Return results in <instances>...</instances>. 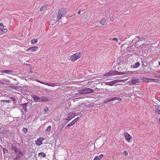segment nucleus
Returning a JSON list of instances; mask_svg holds the SVG:
<instances>
[{"label":"nucleus","instance_id":"1","mask_svg":"<svg viewBox=\"0 0 160 160\" xmlns=\"http://www.w3.org/2000/svg\"><path fill=\"white\" fill-rule=\"evenodd\" d=\"M125 73L124 72H119L116 71H111L103 75V76H109L116 75H123Z\"/></svg>","mask_w":160,"mask_h":160},{"label":"nucleus","instance_id":"2","mask_svg":"<svg viewBox=\"0 0 160 160\" xmlns=\"http://www.w3.org/2000/svg\"><path fill=\"white\" fill-rule=\"evenodd\" d=\"M66 11L65 8H61L60 9L58 12V15L57 17V19L58 21L61 18L66 14Z\"/></svg>","mask_w":160,"mask_h":160},{"label":"nucleus","instance_id":"3","mask_svg":"<svg viewBox=\"0 0 160 160\" xmlns=\"http://www.w3.org/2000/svg\"><path fill=\"white\" fill-rule=\"evenodd\" d=\"M81 57V53H77L72 55L70 59L72 61H74L79 59Z\"/></svg>","mask_w":160,"mask_h":160},{"label":"nucleus","instance_id":"4","mask_svg":"<svg viewBox=\"0 0 160 160\" xmlns=\"http://www.w3.org/2000/svg\"><path fill=\"white\" fill-rule=\"evenodd\" d=\"M76 116L75 113L70 112L66 115V116L67 117L66 118L67 120L68 121H69L72 118H74Z\"/></svg>","mask_w":160,"mask_h":160},{"label":"nucleus","instance_id":"5","mask_svg":"<svg viewBox=\"0 0 160 160\" xmlns=\"http://www.w3.org/2000/svg\"><path fill=\"white\" fill-rule=\"evenodd\" d=\"M124 135L127 141L129 142H132V137L127 132H125L124 133Z\"/></svg>","mask_w":160,"mask_h":160},{"label":"nucleus","instance_id":"6","mask_svg":"<svg viewBox=\"0 0 160 160\" xmlns=\"http://www.w3.org/2000/svg\"><path fill=\"white\" fill-rule=\"evenodd\" d=\"M38 47H32L29 48L26 51L27 52L31 53L34 51H36L38 50Z\"/></svg>","mask_w":160,"mask_h":160},{"label":"nucleus","instance_id":"7","mask_svg":"<svg viewBox=\"0 0 160 160\" xmlns=\"http://www.w3.org/2000/svg\"><path fill=\"white\" fill-rule=\"evenodd\" d=\"M84 94L92 93L94 91L93 89H90V88H87L83 89Z\"/></svg>","mask_w":160,"mask_h":160},{"label":"nucleus","instance_id":"8","mask_svg":"<svg viewBox=\"0 0 160 160\" xmlns=\"http://www.w3.org/2000/svg\"><path fill=\"white\" fill-rule=\"evenodd\" d=\"M44 140V139L42 137H40L35 141L36 144L38 146L41 145Z\"/></svg>","mask_w":160,"mask_h":160},{"label":"nucleus","instance_id":"9","mask_svg":"<svg viewBox=\"0 0 160 160\" xmlns=\"http://www.w3.org/2000/svg\"><path fill=\"white\" fill-rule=\"evenodd\" d=\"M120 80H115L112 81L111 82H107L106 84L107 85H109L112 86L117 82H120Z\"/></svg>","mask_w":160,"mask_h":160},{"label":"nucleus","instance_id":"10","mask_svg":"<svg viewBox=\"0 0 160 160\" xmlns=\"http://www.w3.org/2000/svg\"><path fill=\"white\" fill-rule=\"evenodd\" d=\"M139 79L135 78H132L131 81V82L132 84L134 85H138L139 83Z\"/></svg>","mask_w":160,"mask_h":160},{"label":"nucleus","instance_id":"11","mask_svg":"<svg viewBox=\"0 0 160 160\" xmlns=\"http://www.w3.org/2000/svg\"><path fill=\"white\" fill-rule=\"evenodd\" d=\"M155 112L158 115L160 114V105H155Z\"/></svg>","mask_w":160,"mask_h":160},{"label":"nucleus","instance_id":"12","mask_svg":"<svg viewBox=\"0 0 160 160\" xmlns=\"http://www.w3.org/2000/svg\"><path fill=\"white\" fill-rule=\"evenodd\" d=\"M11 149L14 151L15 152H17L18 150L15 144H12L11 147Z\"/></svg>","mask_w":160,"mask_h":160},{"label":"nucleus","instance_id":"13","mask_svg":"<svg viewBox=\"0 0 160 160\" xmlns=\"http://www.w3.org/2000/svg\"><path fill=\"white\" fill-rule=\"evenodd\" d=\"M41 97H39L37 95H35L33 96V100L36 102H40Z\"/></svg>","mask_w":160,"mask_h":160},{"label":"nucleus","instance_id":"14","mask_svg":"<svg viewBox=\"0 0 160 160\" xmlns=\"http://www.w3.org/2000/svg\"><path fill=\"white\" fill-rule=\"evenodd\" d=\"M103 156V154H101L99 156L95 157L93 160H100Z\"/></svg>","mask_w":160,"mask_h":160},{"label":"nucleus","instance_id":"15","mask_svg":"<svg viewBox=\"0 0 160 160\" xmlns=\"http://www.w3.org/2000/svg\"><path fill=\"white\" fill-rule=\"evenodd\" d=\"M48 101V99L45 96L41 97L40 102H46Z\"/></svg>","mask_w":160,"mask_h":160},{"label":"nucleus","instance_id":"16","mask_svg":"<svg viewBox=\"0 0 160 160\" xmlns=\"http://www.w3.org/2000/svg\"><path fill=\"white\" fill-rule=\"evenodd\" d=\"M7 31L6 28H2L0 30V35H2L4 33L6 32Z\"/></svg>","mask_w":160,"mask_h":160},{"label":"nucleus","instance_id":"17","mask_svg":"<svg viewBox=\"0 0 160 160\" xmlns=\"http://www.w3.org/2000/svg\"><path fill=\"white\" fill-rule=\"evenodd\" d=\"M12 72L9 70H1V71L0 72V73H11Z\"/></svg>","mask_w":160,"mask_h":160},{"label":"nucleus","instance_id":"18","mask_svg":"<svg viewBox=\"0 0 160 160\" xmlns=\"http://www.w3.org/2000/svg\"><path fill=\"white\" fill-rule=\"evenodd\" d=\"M111 101H114L115 100H118V101H121L122 100V98H119L118 97H115L112 98H111Z\"/></svg>","mask_w":160,"mask_h":160},{"label":"nucleus","instance_id":"19","mask_svg":"<svg viewBox=\"0 0 160 160\" xmlns=\"http://www.w3.org/2000/svg\"><path fill=\"white\" fill-rule=\"evenodd\" d=\"M38 155V156L40 157L41 158L44 157L46 156L45 154L43 152H41L39 153Z\"/></svg>","mask_w":160,"mask_h":160},{"label":"nucleus","instance_id":"20","mask_svg":"<svg viewBox=\"0 0 160 160\" xmlns=\"http://www.w3.org/2000/svg\"><path fill=\"white\" fill-rule=\"evenodd\" d=\"M66 118L63 119V120H62V124H63L64 125H66L68 122Z\"/></svg>","mask_w":160,"mask_h":160},{"label":"nucleus","instance_id":"21","mask_svg":"<svg viewBox=\"0 0 160 160\" xmlns=\"http://www.w3.org/2000/svg\"><path fill=\"white\" fill-rule=\"evenodd\" d=\"M100 24H101L102 25H104L106 24V20L104 19H102L100 21Z\"/></svg>","mask_w":160,"mask_h":160},{"label":"nucleus","instance_id":"22","mask_svg":"<svg viewBox=\"0 0 160 160\" xmlns=\"http://www.w3.org/2000/svg\"><path fill=\"white\" fill-rule=\"evenodd\" d=\"M47 6L46 5H43L40 8V11H43L46 9Z\"/></svg>","mask_w":160,"mask_h":160},{"label":"nucleus","instance_id":"23","mask_svg":"<svg viewBox=\"0 0 160 160\" xmlns=\"http://www.w3.org/2000/svg\"><path fill=\"white\" fill-rule=\"evenodd\" d=\"M140 65V63L139 62H137L136 63L133 67H132L133 68H136L138 67Z\"/></svg>","mask_w":160,"mask_h":160},{"label":"nucleus","instance_id":"24","mask_svg":"<svg viewBox=\"0 0 160 160\" xmlns=\"http://www.w3.org/2000/svg\"><path fill=\"white\" fill-rule=\"evenodd\" d=\"M38 42V39H33L31 41V42L32 44H34Z\"/></svg>","mask_w":160,"mask_h":160},{"label":"nucleus","instance_id":"25","mask_svg":"<svg viewBox=\"0 0 160 160\" xmlns=\"http://www.w3.org/2000/svg\"><path fill=\"white\" fill-rule=\"evenodd\" d=\"M78 92L81 94H84L83 89H81L78 91Z\"/></svg>","mask_w":160,"mask_h":160},{"label":"nucleus","instance_id":"26","mask_svg":"<svg viewBox=\"0 0 160 160\" xmlns=\"http://www.w3.org/2000/svg\"><path fill=\"white\" fill-rule=\"evenodd\" d=\"M51 126H48L47 129L45 130V132H48L50 131L51 129Z\"/></svg>","mask_w":160,"mask_h":160},{"label":"nucleus","instance_id":"27","mask_svg":"<svg viewBox=\"0 0 160 160\" xmlns=\"http://www.w3.org/2000/svg\"><path fill=\"white\" fill-rule=\"evenodd\" d=\"M111 101H111V98H110L107 99H106L104 101V103H107V102H109Z\"/></svg>","mask_w":160,"mask_h":160},{"label":"nucleus","instance_id":"28","mask_svg":"<svg viewBox=\"0 0 160 160\" xmlns=\"http://www.w3.org/2000/svg\"><path fill=\"white\" fill-rule=\"evenodd\" d=\"M22 130L23 132L25 133H26L28 132V129L26 128H23Z\"/></svg>","mask_w":160,"mask_h":160},{"label":"nucleus","instance_id":"29","mask_svg":"<svg viewBox=\"0 0 160 160\" xmlns=\"http://www.w3.org/2000/svg\"><path fill=\"white\" fill-rule=\"evenodd\" d=\"M10 87L11 88H14L16 90H17L18 89V87L16 86H14V85H12L11 86H10Z\"/></svg>","mask_w":160,"mask_h":160},{"label":"nucleus","instance_id":"30","mask_svg":"<svg viewBox=\"0 0 160 160\" xmlns=\"http://www.w3.org/2000/svg\"><path fill=\"white\" fill-rule=\"evenodd\" d=\"M74 124V123L72 121L70 123H69L67 125V126H71L73 125Z\"/></svg>","mask_w":160,"mask_h":160},{"label":"nucleus","instance_id":"31","mask_svg":"<svg viewBox=\"0 0 160 160\" xmlns=\"http://www.w3.org/2000/svg\"><path fill=\"white\" fill-rule=\"evenodd\" d=\"M50 86L51 87H54L55 86H57V83H50Z\"/></svg>","mask_w":160,"mask_h":160},{"label":"nucleus","instance_id":"32","mask_svg":"<svg viewBox=\"0 0 160 160\" xmlns=\"http://www.w3.org/2000/svg\"><path fill=\"white\" fill-rule=\"evenodd\" d=\"M144 80L147 82H149V80H150V78H144Z\"/></svg>","mask_w":160,"mask_h":160},{"label":"nucleus","instance_id":"33","mask_svg":"<svg viewBox=\"0 0 160 160\" xmlns=\"http://www.w3.org/2000/svg\"><path fill=\"white\" fill-rule=\"evenodd\" d=\"M79 118L78 117L77 118L74 119V120L72 121L75 124V123L77 122V121L79 119Z\"/></svg>","mask_w":160,"mask_h":160},{"label":"nucleus","instance_id":"34","mask_svg":"<svg viewBox=\"0 0 160 160\" xmlns=\"http://www.w3.org/2000/svg\"><path fill=\"white\" fill-rule=\"evenodd\" d=\"M124 59H123L122 60H121L120 61V62H119V64L120 65L122 64L124 62Z\"/></svg>","mask_w":160,"mask_h":160},{"label":"nucleus","instance_id":"35","mask_svg":"<svg viewBox=\"0 0 160 160\" xmlns=\"http://www.w3.org/2000/svg\"><path fill=\"white\" fill-rule=\"evenodd\" d=\"M158 81H159L158 80L152 79V81L154 82H158Z\"/></svg>","mask_w":160,"mask_h":160},{"label":"nucleus","instance_id":"36","mask_svg":"<svg viewBox=\"0 0 160 160\" xmlns=\"http://www.w3.org/2000/svg\"><path fill=\"white\" fill-rule=\"evenodd\" d=\"M123 154L125 155H128V152L126 151H125L123 152Z\"/></svg>","mask_w":160,"mask_h":160},{"label":"nucleus","instance_id":"37","mask_svg":"<svg viewBox=\"0 0 160 160\" xmlns=\"http://www.w3.org/2000/svg\"><path fill=\"white\" fill-rule=\"evenodd\" d=\"M112 40H115L116 42L118 41V39L117 38H114L112 39Z\"/></svg>","mask_w":160,"mask_h":160},{"label":"nucleus","instance_id":"38","mask_svg":"<svg viewBox=\"0 0 160 160\" xmlns=\"http://www.w3.org/2000/svg\"><path fill=\"white\" fill-rule=\"evenodd\" d=\"M10 98L13 101H15L16 100L15 99L12 97Z\"/></svg>","mask_w":160,"mask_h":160},{"label":"nucleus","instance_id":"39","mask_svg":"<svg viewBox=\"0 0 160 160\" xmlns=\"http://www.w3.org/2000/svg\"><path fill=\"white\" fill-rule=\"evenodd\" d=\"M48 111V109L47 107L46 108V109H44V111L45 112H46Z\"/></svg>","mask_w":160,"mask_h":160},{"label":"nucleus","instance_id":"40","mask_svg":"<svg viewBox=\"0 0 160 160\" xmlns=\"http://www.w3.org/2000/svg\"><path fill=\"white\" fill-rule=\"evenodd\" d=\"M79 94H80V93H79V92H78L77 93H75V96L76 97H78V96L79 95Z\"/></svg>","mask_w":160,"mask_h":160},{"label":"nucleus","instance_id":"41","mask_svg":"<svg viewBox=\"0 0 160 160\" xmlns=\"http://www.w3.org/2000/svg\"><path fill=\"white\" fill-rule=\"evenodd\" d=\"M155 77L157 78H160V75H155Z\"/></svg>","mask_w":160,"mask_h":160},{"label":"nucleus","instance_id":"42","mask_svg":"<svg viewBox=\"0 0 160 160\" xmlns=\"http://www.w3.org/2000/svg\"><path fill=\"white\" fill-rule=\"evenodd\" d=\"M5 102H8V103H10L11 102V101L10 100H6L5 101Z\"/></svg>","mask_w":160,"mask_h":160},{"label":"nucleus","instance_id":"43","mask_svg":"<svg viewBox=\"0 0 160 160\" xmlns=\"http://www.w3.org/2000/svg\"><path fill=\"white\" fill-rule=\"evenodd\" d=\"M64 126H65V125H63V124H62H62H61V129H62L64 127Z\"/></svg>","mask_w":160,"mask_h":160},{"label":"nucleus","instance_id":"44","mask_svg":"<svg viewBox=\"0 0 160 160\" xmlns=\"http://www.w3.org/2000/svg\"><path fill=\"white\" fill-rule=\"evenodd\" d=\"M0 26L1 27H4V26L3 25V23L2 22L0 23Z\"/></svg>","mask_w":160,"mask_h":160},{"label":"nucleus","instance_id":"45","mask_svg":"<svg viewBox=\"0 0 160 160\" xmlns=\"http://www.w3.org/2000/svg\"><path fill=\"white\" fill-rule=\"evenodd\" d=\"M50 83H45V85H47L48 86H50Z\"/></svg>","mask_w":160,"mask_h":160},{"label":"nucleus","instance_id":"46","mask_svg":"<svg viewBox=\"0 0 160 160\" xmlns=\"http://www.w3.org/2000/svg\"><path fill=\"white\" fill-rule=\"evenodd\" d=\"M142 65H143L145 66H147V64L146 63V65L143 62H142Z\"/></svg>","mask_w":160,"mask_h":160},{"label":"nucleus","instance_id":"47","mask_svg":"<svg viewBox=\"0 0 160 160\" xmlns=\"http://www.w3.org/2000/svg\"><path fill=\"white\" fill-rule=\"evenodd\" d=\"M0 84L3 85L4 84V83L0 80Z\"/></svg>","mask_w":160,"mask_h":160},{"label":"nucleus","instance_id":"48","mask_svg":"<svg viewBox=\"0 0 160 160\" xmlns=\"http://www.w3.org/2000/svg\"><path fill=\"white\" fill-rule=\"evenodd\" d=\"M157 100L160 102V97H157Z\"/></svg>","mask_w":160,"mask_h":160},{"label":"nucleus","instance_id":"49","mask_svg":"<svg viewBox=\"0 0 160 160\" xmlns=\"http://www.w3.org/2000/svg\"><path fill=\"white\" fill-rule=\"evenodd\" d=\"M40 83H42V84H44L45 85V82H42V81H40Z\"/></svg>","mask_w":160,"mask_h":160},{"label":"nucleus","instance_id":"50","mask_svg":"<svg viewBox=\"0 0 160 160\" xmlns=\"http://www.w3.org/2000/svg\"><path fill=\"white\" fill-rule=\"evenodd\" d=\"M150 80H149V82H152V79L150 78Z\"/></svg>","mask_w":160,"mask_h":160},{"label":"nucleus","instance_id":"51","mask_svg":"<svg viewBox=\"0 0 160 160\" xmlns=\"http://www.w3.org/2000/svg\"><path fill=\"white\" fill-rule=\"evenodd\" d=\"M36 81L38 82H39L40 83V81L39 80H38V79H37L36 80Z\"/></svg>","mask_w":160,"mask_h":160},{"label":"nucleus","instance_id":"52","mask_svg":"<svg viewBox=\"0 0 160 160\" xmlns=\"http://www.w3.org/2000/svg\"><path fill=\"white\" fill-rule=\"evenodd\" d=\"M81 10L79 11L78 12V14H80V13H81Z\"/></svg>","mask_w":160,"mask_h":160},{"label":"nucleus","instance_id":"53","mask_svg":"<svg viewBox=\"0 0 160 160\" xmlns=\"http://www.w3.org/2000/svg\"><path fill=\"white\" fill-rule=\"evenodd\" d=\"M144 38H142L140 39V40H142V39H144Z\"/></svg>","mask_w":160,"mask_h":160},{"label":"nucleus","instance_id":"54","mask_svg":"<svg viewBox=\"0 0 160 160\" xmlns=\"http://www.w3.org/2000/svg\"><path fill=\"white\" fill-rule=\"evenodd\" d=\"M1 102H5V100H1Z\"/></svg>","mask_w":160,"mask_h":160},{"label":"nucleus","instance_id":"55","mask_svg":"<svg viewBox=\"0 0 160 160\" xmlns=\"http://www.w3.org/2000/svg\"><path fill=\"white\" fill-rule=\"evenodd\" d=\"M32 70H31L30 71V73L31 74V73H32Z\"/></svg>","mask_w":160,"mask_h":160},{"label":"nucleus","instance_id":"56","mask_svg":"<svg viewBox=\"0 0 160 160\" xmlns=\"http://www.w3.org/2000/svg\"><path fill=\"white\" fill-rule=\"evenodd\" d=\"M136 37L137 38H139V37L138 36H136Z\"/></svg>","mask_w":160,"mask_h":160},{"label":"nucleus","instance_id":"57","mask_svg":"<svg viewBox=\"0 0 160 160\" xmlns=\"http://www.w3.org/2000/svg\"><path fill=\"white\" fill-rule=\"evenodd\" d=\"M68 127V126H67H67H66L65 127V128H67Z\"/></svg>","mask_w":160,"mask_h":160},{"label":"nucleus","instance_id":"58","mask_svg":"<svg viewBox=\"0 0 160 160\" xmlns=\"http://www.w3.org/2000/svg\"><path fill=\"white\" fill-rule=\"evenodd\" d=\"M24 109V110L25 111H26V108L25 109Z\"/></svg>","mask_w":160,"mask_h":160},{"label":"nucleus","instance_id":"59","mask_svg":"<svg viewBox=\"0 0 160 160\" xmlns=\"http://www.w3.org/2000/svg\"><path fill=\"white\" fill-rule=\"evenodd\" d=\"M159 65H160V61L159 62Z\"/></svg>","mask_w":160,"mask_h":160},{"label":"nucleus","instance_id":"60","mask_svg":"<svg viewBox=\"0 0 160 160\" xmlns=\"http://www.w3.org/2000/svg\"><path fill=\"white\" fill-rule=\"evenodd\" d=\"M144 45V44H143V45H143H143Z\"/></svg>","mask_w":160,"mask_h":160},{"label":"nucleus","instance_id":"61","mask_svg":"<svg viewBox=\"0 0 160 160\" xmlns=\"http://www.w3.org/2000/svg\"><path fill=\"white\" fill-rule=\"evenodd\" d=\"M1 71V70H0V72Z\"/></svg>","mask_w":160,"mask_h":160}]
</instances>
